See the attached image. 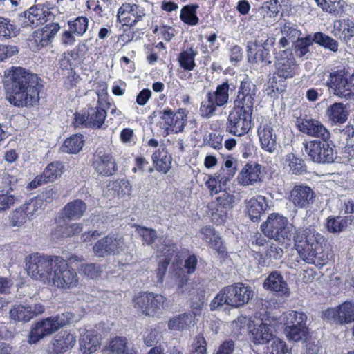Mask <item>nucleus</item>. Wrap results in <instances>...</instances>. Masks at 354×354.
<instances>
[{"label":"nucleus","mask_w":354,"mask_h":354,"mask_svg":"<svg viewBox=\"0 0 354 354\" xmlns=\"http://www.w3.org/2000/svg\"><path fill=\"white\" fill-rule=\"evenodd\" d=\"M26 267L31 278L57 289L71 290L80 283L75 270L59 256L31 254L26 258Z\"/></svg>","instance_id":"obj_1"},{"label":"nucleus","mask_w":354,"mask_h":354,"mask_svg":"<svg viewBox=\"0 0 354 354\" xmlns=\"http://www.w3.org/2000/svg\"><path fill=\"white\" fill-rule=\"evenodd\" d=\"M10 82L7 84V99L17 107L34 106L39 102V85L37 75L21 67L5 71Z\"/></svg>","instance_id":"obj_2"},{"label":"nucleus","mask_w":354,"mask_h":354,"mask_svg":"<svg viewBox=\"0 0 354 354\" xmlns=\"http://www.w3.org/2000/svg\"><path fill=\"white\" fill-rule=\"evenodd\" d=\"M324 236L312 227H300L294 236L295 247L300 258L308 263L322 268L328 261L324 252L322 242Z\"/></svg>","instance_id":"obj_3"},{"label":"nucleus","mask_w":354,"mask_h":354,"mask_svg":"<svg viewBox=\"0 0 354 354\" xmlns=\"http://www.w3.org/2000/svg\"><path fill=\"white\" fill-rule=\"evenodd\" d=\"M250 287L237 283L223 288L210 304L211 310H215L224 304L239 307L247 304L252 298Z\"/></svg>","instance_id":"obj_4"},{"label":"nucleus","mask_w":354,"mask_h":354,"mask_svg":"<svg viewBox=\"0 0 354 354\" xmlns=\"http://www.w3.org/2000/svg\"><path fill=\"white\" fill-rule=\"evenodd\" d=\"M76 321L77 319H75V315L70 312H66L58 314L56 316L44 319L38 322L36 325L31 328L28 335V342L30 344H36L44 337Z\"/></svg>","instance_id":"obj_5"},{"label":"nucleus","mask_w":354,"mask_h":354,"mask_svg":"<svg viewBox=\"0 0 354 354\" xmlns=\"http://www.w3.org/2000/svg\"><path fill=\"white\" fill-rule=\"evenodd\" d=\"M134 308L143 315L159 317L170 306V301L160 294L144 292L135 296Z\"/></svg>","instance_id":"obj_6"},{"label":"nucleus","mask_w":354,"mask_h":354,"mask_svg":"<svg viewBox=\"0 0 354 354\" xmlns=\"http://www.w3.org/2000/svg\"><path fill=\"white\" fill-rule=\"evenodd\" d=\"M261 228L265 236L281 244L288 245L292 236L293 227L283 216L273 213L268 216Z\"/></svg>","instance_id":"obj_7"},{"label":"nucleus","mask_w":354,"mask_h":354,"mask_svg":"<svg viewBox=\"0 0 354 354\" xmlns=\"http://www.w3.org/2000/svg\"><path fill=\"white\" fill-rule=\"evenodd\" d=\"M230 89V84L228 81H225L218 84L215 91H208L201 103V116L210 118L216 115L218 107L225 106L229 103Z\"/></svg>","instance_id":"obj_8"},{"label":"nucleus","mask_w":354,"mask_h":354,"mask_svg":"<svg viewBox=\"0 0 354 354\" xmlns=\"http://www.w3.org/2000/svg\"><path fill=\"white\" fill-rule=\"evenodd\" d=\"M188 111L180 108L176 112L169 108L160 111L159 126L162 133L167 136L171 133H179L184 131L187 122Z\"/></svg>","instance_id":"obj_9"},{"label":"nucleus","mask_w":354,"mask_h":354,"mask_svg":"<svg viewBox=\"0 0 354 354\" xmlns=\"http://www.w3.org/2000/svg\"><path fill=\"white\" fill-rule=\"evenodd\" d=\"M304 151L314 162L331 163L336 157L332 142L326 140H309L303 143Z\"/></svg>","instance_id":"obj_10"},{"label":"nucleus","mask_w":354,"mask_h":354,"mask_svg":"<svg viewBox=\"0 0 354 354\" xmlns=\"http://www.w3.org/2000/svg\"><path fill=\"white\" fill-rule=\"evenodd\" d=\"M275 44V39L266 34L258 36L253 42L248 44V57L250 62L270 64L271 48Z\"/></svg>","instance_id":"obj_11"},{"label":"nucleus","mask_w":354,"mask_h":354,"mask_svg":"<svg viewBox=\"0 0 354 354\" xmlns=\"http://www.w3.org/2000/svg\"><path fill=\"white\" fill-rule=\"evenodd\" d=\"M252 113L232 108L227 118L226 131L238 137L245 135L252 128Z\"/></svg>","instance_id":"obj_12"},{"label":"nucleus","mask_w":354,"mask_h":354,"mask_svg":"<svg viewBox=\"0 0 354 354\" xmlns=\"http://www.w3.org/2000/svg\"><path fill=\"white\" fill-rule=\"evenodd\" d=\"M295 111V125L299 131L309 136L319 139V140H329L330 133L324 125L319 120L309 118L308 115L301 114L297 115Z\"/></svg>","instance_id":"obj_13"},{"label":"nucleus","mask_w":354,"mask_h":354,"mask_svg":"<svg viewBox=\"0 0 354 354\" xmlns=\"http://www.w3.org/2000/svg\"><path fill=\"white\" fill-rule=\"evenodd\" d=\"M147 17V10L140 5L124 3L118 8L117 21L123 26L133 27Z\"/></svg>","instance_id":"obj_14"},{"label":"nucleus","mask_w":354,"mask_h":354,"mask_svg":"<svg viewBox=\"0 0 354 354\" xmlns=\"http://www.w3.org/2000/svg\"><path fill=\"white\" fill-rule=\"evenodd\" d=\"M349 77L345 75L342 70L330 73L329 78L326 82L329 91L333 95L346 100H353V92L350 86Z\"/></svg>","instance_id":"obj_15"},{"label":"nucleus","mask_w":354,"mask_h":354,"mask_svg":"<svg viewBox=\"0 0 354 354\" xmlns=\"http://www.w3.org/2000/svg\"><path fill=\"white\" fill-rule=\"evenodd\" d=\"M124 248L123 237L118 234H112L98 240L93 245V251L96 257H105L118 254Z\"/></svg>","instance_id":"obj_16"},{"label":"nucleus","mask_w":354,"mask_h":354,"mask_svg":"<svg viewBox=\"0 0 354 354\" xmlns=\"http://www.w3.org/2000/svg\"><path fill=\"white\" fill-rule=\"evenodd\" d=\"M276 326L277 322L269 318L264 321L257 320L252 326H250V333L253 342L256 344L269 343L275 336Z\"/></svg>","instance_id":"obj_17"},{"label":"nucleus","mask_w":354,"mask_h":354,"mask_svg":"<svg viewBox=\"0 0 354 354\" xmlns=\"http://www.w3.org/2000/svg\"><path fill=\"white\" fill-rule=\"evenodd\" d=\"M158 242L159 244L157 245L158 257L163 256L164 258L159 261L158 268L156 270V277L158 278V282L162 283L166 274L167 267L173 256L176 254L177 248L169 239H160Z\"/></svg>","instance_id":"obj_18"},{"label":"nucleus","mask_w":354,"mask_h":354,"mask_svg":"<svg viewBox=\"0 0 354 354\" xmlns=\"http://www.w3.org/2000/svg\"><path fill=\"white\" fill-rule=\"evenodd\" d=\"M257 136L263 150L274 153L277 147V137L272 122L266 118L261 119L257 129Z\"/></svg>","instance_id":"obj_19"},{"label":"nucleus","mask_w":354,"mask_h":354,"mask_svg":"<svg viewBox=\"0 0 354 354\" xmlns=\"http://www.w3.org/2000/svg\"><path fill=\"white\" fill-rule=\"evenodd\" d=\"M324 319L337 324H347L354 322V303L346 301L323 313Z\"/></svg>","instance_id":"obj_20"},{"label":"nucleus","mask_w":354,"mask_h":354,"mask_svg":"<svg viewBox=\"0 0 354 354\" xmlns=\"http://www.w3.org/2000/svg\"><path fill=\"white\" fill-rule=\"evenodd\" d=\"M92 166L99 175L104 176H111L117 171V165L111 153L102 149H97L94 153Z\"/></svg>","instance_id":"obj_21"},{"label":"nucleus","mask_w":354,"mask_h":354,"mask_svg":"<svg viewBox=\"0 0 354 354\" xmlns=\"http://www.w3.org/2000/svg\"><path fill=\"white\" fill-rule=\"evenodd\" d=\"M23 17L24 27H35L53 19L54 15L50 8L44 5H37L30 8L21 16Z\"/></svg>","instance_id":"obj_22"},{"label":"nucleus","mask_w":354,"mask_h":354,"mask_svg":"<svg viewBox=\"0 0 354 354\" xmlns=\"http://www.w3.org/2000/svg\"><path fill=\"white\" fill-rule=\"evenodd\" d=\"M275 66L277 75L285 79L292 77L296 68L295 59L289 50H283L275 57Z\"/></svg>","instance_id":"obj_23"},{"label":"nucleus","mask_w":354,"mask_h":354,"mask_svg":"<svg viewBox=\"0 0 354 354\" xmlns=\"http://www.w3.org/2000/svg\"><path fill=\"white\" fill-rule=\"evenodd\" d=\"M44 312V307L41 304L34 305H16L9 312L10 318L15 322H28L34 317Z\"/></svg>","instance_id":"obj_24"},{"label":"nucleus","mask_w":354,"mask_h":354,"mask_svg":"<svg viewBox=\"0 0 354 354\" xmlns=\"http://www.w3.org/2000/svg\"><path fill=\"white\" fill-rule=\"evenodd\" d=\"M80 349L82 354H93L101 345V335L94 330L84 329L80 332Z\"/></svg>","instance_id":"obj_25"},{"label":"nucleus","mask_w":354,"mask_h":354,"mask_svg":"<svg viewBox=\"0 0 354 354\" xmlns=\"http://www.w3.org/2000/svg\"><path fill=\"white\" fill-rule=\"evenodd\" d=\"M315 197L313 189L306 185H295L290 192V201L295 206L305 208L312 204Z\"/></svg>","instance_id":"obj_26"},{"label":"nucleus","mask_w":354,"mask_h":354,"mask_svg":"<svg viewBox=\"0 0 354 354\" xmlns=\"http://www.w3.org/2000/svg\"><path fill=\"white\" fill-rule=\"evenodd\" d=\"M261 167L257 163H247L237 176V182L243 186L254 185L261 181Z\"/></svg>","instance_id":"obj_27"},{"label":"nucleus","mask_w":354,"mask_h":354,"mask_svg":"<svg viewBox=\"0 0 354 354\" xmlns=\"http://www.w3.org/2000/svg\"><path fill=\"white\" fill-rule=\"evenodd\" d=\"M263 287L274 292L278 296L288 297L290 290L282 275L275 271L271 272L263 283Z\"/></svg>","instance_id":"obj_28"},{"label":"nucleus","mask_w":354,"mask_h":354,"mask_svg":"<svg viewBox=\"0 0 354 354\" xmlns=\"http://www.w3.org/2000/svg\"><path fill=\"white\" fill-rule=\"evenodd\" d=\"M332 33L340 40L348 42L354 36V21L349 19L335 20Z\"/></svg>","instance_id":"obj_29"},{"label":"nucleus","mask_w":354,"mask_h":354,"mask_svg":"<svg viewBox=\"0 0 354 354\" xmlns=\"http://www.w3.org/2000/svg\"><path fill=\"white\" fill-rule=\"evenodd\" d=\"M76 343V336L68 331H62L53 338V350L56 353H64L71 349Z\"/></svg>","instance_id":"obj_30"},{"label":"nucleus","mask_w":354,"mask_h":354,"mask_svg":"<svg viewBox=\"0 0 354 354\" xmlns=\"http://www.w3.org/2000/svg\"><path fill=\"white\" fill-rule=\"evenodd\" d=\"M348 225H354V216H330L326 219V227L330 233H340L344 231Z\"/></svg>","instance_id":"obj_31"},{"label":"nucleus","mask_w":354,"mask_h":354,"mask_svg":"<svg viewBox=\"0 0 354 354\" xmlns=\"http://www.w3.org/2000/svg\"><path fill=\"white\" fill-rule=\"evenodd\" d=\"M328 120L334 124H343L348 117V111L346 106L341 102H335L330 105L326 111Z\"/></svg>","instance_id":"obj_32"},{"label":"nucleus","mask_w":354,"mask_h":354,"mask_svg":"<svg viewBox=\"0 0 354 354\" xmlns=\"http://www.w3.org/2000/svg\"><path fill=\"white\" fill-rule=\"evenodd\" d=\"M281 32L282 37L279 41V45L283 48L288 46L290 42H294L301 34L298 26L290 21L284 23L281 28Z\"/></svg>","instance_id":"obj_33"},{"label":"nucleus","mask_w":354,"mask_h":354,"mask_svg":"<svg viewBox=\"0 0 354 354\" xmlns=\"http://www.w3.org/2000/svg\"><path fill=\"white\" fill-rule=\"evenodd\" d=\"M87 206L82 200H74L68 203L62 210V214L69 220H78L86 210Z\"/></svg>","instance_id":"obj_34"},{"label":"nucleus","mask_w":354,"mask_h":354,"mask_svg":"<svg viewBox=\"0 0 354 354\" xmlns=\"http://www.w3.org/2000/svg\"><path fill=\"white\" fill-rule=\"evenodd\" d=\"M266 198L262 196H257L250 198L248 202V212L250 218L253 221H257L262 213L267 208Z\"/></svg>","instance_id":"obj_35"},{"label":"nucleus","mask_w":354,"mask_h":354,"mask_svg":"<svg viewBox=\"0 0 354 354\" xmlns=\"http://www.w3.org/2000/svg\"><path fill=\"white\" fill-rule=\"evenodd\" d=\"M152 160L158 171L166 174L171 168V157L168 155L164 147H160L153 153Z\"/></svg>","instance_id":"obj_36"},{"label":"nucleus","mask_w":354,"mask_h":354,"mask_svg":"<svg viewBox=\"0 0 354 354\" xmlns=\"http://www.w3.org/2000/svg\"><path fill=\"white\" fill-rule=\"evenodd\" d=\"M127 344L126 337H115L109 341L105 350L111 354H127L133 351L128 347Z\"/></svg>","instance_id":"obj_37"},{"label":"nucleus","mask_w":354,"mask_h":354,"mask_svg":"<svg viewBox=\"0 0 354 354\" xmlns=\"http://www.w3.org/2000/svg\"><path fill=\"white\" fill-rule=\"evenodd\" d=\"M234 198L235 197L234 195L230 194L225 191H223L221 194L216 198L217 206L224 209L225 210L232 209L234 203ZM226 217V211H221V213L219 214V218L217 219V223L219 224L223 223L225 222Z\"/></svg>","instance_id":"obj_38"},{"label":"nucleus","mask_w":354,"mask_h":354,"mask_svg":"<svg viewBox=\"0 0 354 354\" xmlns=\"http://www.w3.org/2000/svg\"><path fill=\"white\" fill-rule=\"evenodd\" d=\"M50 43L48 35L44 33L42 29L34 31L28 39V46L32 51L39 50Z\"/></svg>","instance_id":"obj_39"},{"label":"nucleus","mask_w":354,"mask_h":354,"mask_svg":"<svg viewBox=\"0 0 354 354\" xmlns=\"http://www.w3.org/2000/svg\"><path fill=\"white\" fill-rule=\"evenodd\" d=\"M198 55V51L192 47L183 50L178 57V61L180 66L185 71H192L196 66L195 57Z\"/></svg>","instance_id":"obj_40"},{"label":"nucleus","mask_w":354,"mask_h":354,"mask_svg":"<svg viewBox=\"0 0 354 354\" xmlns=\"http://www.w3.org/2000/svg\"><path fill=\"white\" fill-rule=\"evenodd\" d=\"M193 325V316L190 313H183L171 319L168 322L170 330H183Z\"/></svg>","instance_id":"obj_41"},{"label":"nucleus","mask_w":354,"mask_h":354,"mask_svg":"<svg viewBox=\"0 0 354 354\" xmlns=\"http://www.w3.org/2000/svg\"><path fill=\"white\" fill-rule=\"evenodd\" d=\"M286 165L288 167L290 171L294 174H302L306 172V165L303 159L290 153L286 156Z\"/></svg>","instance_id":"obj_42"},{"label":"nucleus","mask_w":354,"mask_h":354,"mask_svg":"<svg viewBox=\"0 0 354 354\" xmlns=\"http://www.w3.org/2000/svg\"><path fill=\"white\" fill-rule=\"evenodd\" d=\"M315 42L314 35H308L305 37L298 38L293 43V49L297 57H302L309 52V48Z\"/></svg>","instance_id":"obj_43"},{"label":"nucleus","mask_w":354,"mask_h":354,"mask_svg":"<svg viewBox=\"0 0 354 354\" xmlns=\"http://www.w3.org/2000/svg\"><path fill=\"white\" fill-rule=\"evenodd\" d=\"M84 144L82 135L75 134L67 138L62 147V150L68 153H77L82 149Z\"/></svg>","instance_id":"obj_44"},{"label":"nucleus","mask_w":354,"mask_h":354,"mask_svg":"<svg viewBox=\"0 0 354 354\" xmlns=\"http://www.w3.org/2000/svg\"><path fill=\"white\" fill-rule=\"evenodd\" d=\"M198 8V6L197 4L184 6L180 10V19L188 25H196L199 21L196 15V10Z\"/></svg>","instance_id":"obj_45"},{"label":"nucleus","mask_w":354,"mask_h":354,"mask_svg":"<svg viewBox=\"0 0 354 354\" xmlns=\"http://www.w3.org/2000/svg\"><path fill=\"white\" fill-rule=\"evenodd\" d=\"M89 127L100 128L106 117V112L104 109L91 107L88 111Z\"/></svg>","instance_id":"obj_46"},{"label":"nucleus","mask_w":354,"mask_h":354,"mask_svg":"<svg viewBox=\"0 0 354 354\" xmlns=\"http://www.w3.org/2000/svg\"><path fill=\"white\" fill-rule=\"evenodd\" d=\"M286 328L307 326L306 324L307 316L302 312L290 311L285 315Z\"/></svg>","instance_id":"obj_47"},{"label":"nucleus","mask_w":354,"mask_h":354,"mask_svg":"<svg viewBox=\"0 0 354 354\" xmlns=\"http://www.w3.org/2000/svg\"><path fill=\"white\" fill-rule=\"evenodd\" d=\"M19 33V29L9 19L0 17V39H10Z\"/></svg>","instance_id":"obj_48"},{"label":"nucleus","mask_w":354,"mask_h":354,"mask_svg":"<svg viewBox=\"0 0 354 354\" xmlns=\"http://www.w3.org/2000/svg\"><path fill=\"white\" fill-rule=\"evenodd\" d=\"M317 5L324 11L338 15L342 12L343 2L340 0H315Z\"/></svg>","instance_id":"obj_49"},{"label":"nucleus","mask_w":354,"mask_h":354,"mask_svg":"<svg viewBox=\"0 0 354 354\" xmlns=\"http://www.w3.org/2000/svg\"><path fill=\"white\" fill-rule=\"evenodd\" d=\"M64 165L62 162H55L49 164L43 173L44 182H53L63 173Z\"/></svg>","instance_id":"obj_50"},{"label":"nucleus","mask_w":354,"mask_h":354,"mask_svg":"<svg viewBox=\"0 0 354 354\" xmlns=\"http://www.w3.org/2000/svg\"><path fill=\"white\" fill-rule=\"evenodd\" d=\"M109 191L113 192V195L118 196H129L131 192V185L128 180H121L110 183Z\"/></svg>","instance_id":"obj_51"},{"label":"nucleus","mask_w":354,"mask_h":354,"mask_svg":"<svg viewBox=\"0 0 354 354\" xmlns=\"http://www.w3.org/2000/svg\"><path fill=\"white\" fill-rule=\"evenodd\" d=\"M314 40L315 43L333 52H337L338 50V42L330 36L321 32H317L314 34Z\"/></svg>","instance_id":"obj_52"},{"label":"nucleus","mask_w":354,"mask_h":354,"mask_svg":"<svg viewBox=\"0 0 354 354\" xmlns=\"http://www.w3.org/2000/svg\"><path fill=\"white\" fill-rule=\"evenodd\" d=\"M255 98L242 97V95H237L234 101L233 109L253 114Z\"/></svg>","instance_id":"obj_53"},{"label":"nucleus","mask_w":354,"mask_h":354,"mask_svg":"<svg viewBox=\"0 0 354 354\" xmlns=\"http://www.w3.org/2000/svg\"><path fill=\"white\" fill-rule=\"evenodd\" d=\"M257 88L248 77L245 78L241 82L237 95H242V97H252L255 98L257 96Z\"/></svg>","instance_id":"obj_54"},{"label":"nucleus","mask_w":354,"mask_h":354,"mask_svg":"<svg viewBox=\"0 0 354 354\" xmlns=\"http://www.w3.org/2000/svg\"><path fill=\"white\" fill-rule=\"evenodd\" d=\"M285 332L287 337L290 340L299 342L305 340L308 334V328L307 326L285 328Z\"/></svg>","instance_id":"obj_55"},{"label":"nucleus","mask_w":354,"mask_h":354,"mask_svg":"<svg viewBox=\"0 0 354 354\" xmlns=\"http://www.w3.org/2000/svg\"><path fill=\"white\" fill-rule=\"evenodd\" d=\"M17 200V197L9 190H0V212L10 209Z\"/></svg>","instance_id":"obj_56"},{"label":"nucleus","mask_w":354,"mask_h":354,"mask_svg":"<svg viewBox=\"0 0 354 354\" xmlns=\"http://www.w3.org/2000/svg\"><path fill=\"white\" fill-rule=\"evenodd\" d=\"M88 20L85 17H78L73 21H69L68 25L71 32L78 35L84 34L88 28Z\"/></svg>","instance_id":"obj_57"},{"label":"nucleus","mask_w":354,"mask_h":354,"mask_svg":"<svg viewBox=\"0 0 354 354\" xmlns=\"http://www.w3.org/2000/svg\"><path fill=\"white\" fill-rule=\"evenodd\" d=\"M270 342L271 344L268 347L270 354H290L286 343L276 336Z\"/></svg>","instance_id":"obj_58"},{"label":"nucleus","mask_w":354,"mask_h":354,"mask_svg":"<svg viewBox=\"0 0 354 354\" xmlns=\"http://www.w3.org/2000/svg\"><path fill=\"white\" fill-rule=\"evenodd\" d=\"M178 275V282L177 286V292L180 295H191L194 293V284L188 283L189 277L187 274H181L180 273H177Z\"/></svg>","instance_id":"obj_59"},{"label":"nucleus","mask_w":354,"mask_h":354,"mask_svg":"<svg viewBox=\"0 0 354 354\" xmlns=\"http://www.w3.org/2000/svg\"><path fill=\"white\" fill-rule=\"evenodd\" d=\"M82 223H72L70 225H60L57 227L59 234L62 237L74 236L82 231Z\"/></svg>","instance_id":"obj_60"},{"label":"nucleus","mask_w":354,"mask_h":354,"mask_svg":"<svg viewBox=\"0 0 354 354\" xmlns=\"http://www.w3.org/2000/svg\"><path fill=\"white\" fill-rule=\"evenodd\" d=\"M136 231L142 237V241L147 245H151L157 238L156 231L151 228L138 226Z\"/></svg>","instance_id":"obj_61"},{"label":"nucleus","mask_w":354,"mask_h":354,"mask_svg":"<svg viewBox=\"0 0 354 354\" xmlns=\"http://www.w3.org/2000/svg\"><path fill=\"white\" fill-rule=\"evenodd\" d=\"M30 218L26 214L21 206L12 212L10 216V223L12 226H21Z\"/></svg>","instance_id":"obj_62"},{"label":"nucleus","mask_w":354,"mask_h":354,"mask_svg":"<svg viewBox=\"0 0 354 354\" xmlns=\"http://www.w3.org/2000/svg\"><path fill=\"white\" fill-rule=\"evenodd\" d=\"M80 270L84 275L91 279L98 277L102 272L101 266L95 263L82 264L81 265Z\"/></svg>","instance_id":"obj_63"},{"label":"nucleus","mask_w":354,"mask_h":354,"mask_svg":"<svg viewBox=\"0 0 354 354\" xmlns=\"http://www.w3.org/2000/svg\"><path fill=\"white\" fill-rule=\"evenodd\" d=\"M78 57V54L73 51L70 50L64 53L59 60V66L64 70H68L72 68L73 61L76 60Z\"/></svg>","instance_id":"obj_64"}]
</instances>
